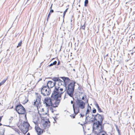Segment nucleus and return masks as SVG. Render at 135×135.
Segmentation results:
<instances>
[{
  "label": "nucleus",
  "instance_id": "1",
  "mask_svg": "<svg viewBox=\"0 0 135 135\" xmlns=\"http://www.w3.org/2000/svg\"><path fill=\"white\" fill-rule=\"evenodd\" d=\"M60 87L55 86L51 96L52 99L51 108L57 107L60 102L61 94L64 92L62 88H60Z\"/></svg>",
  "mask_w": 135,
  "mask_h": 135
},
{
  "label": "nucleus",
  "instance_id": "2",
  "mask_svg": "<svg viewBox=\"0 0 135 135\" xmlns=\"http://www.w3.org/2000/svg\"><path fill=\"white\" fill-rule=\"evenodd\" d=\"M74 113L70 116L73 118H75V115L79 112V109H83L85 107V103L81 100H78L73 105Z\"/></svg>",
  "mask_w": 135,
  "mask_h": 135
},
{
  "label": "nucleus",
  "instance_id": "3",
  "mask_svg": "<svg viewBox=\"0 0 135 135\" xmlns=\"http://www.w3.org/2000/svg\"><path fill=\"white\" fill-rule=\"evenodd\" d=\"M104 117L98 113L95 115L94 117V120L97 122H94L93 124V127L96 129L98 130L100 132L102 131L104 128L102 126V124L104 119Z\"/></svg>",
  "mask_w": 135,
  "mask_h": 135
},
{
  "label": "nucleus",
  "instance_id": "4",
  "mask_svg": "<svg viewBox=\"0 0 135 135\" xmlns=\"http://www.w3.org/2000/svg\"><path fill=\"white\" fill-rule=\"evenodd\" d=\"M46 113L44 112V111H38V113H36L33 116V122L36 124H37L39 120L41 119L42 120L44 117L43 116L46 114Z\"/></svg>",
  "mask_w": 135,
  "mask_h": 135
},
{
  "label": "nucleus",
  "instance_id": "5",
  "mask_svg": "<svg viewBox=\"0 0 135 135\" xmlns=\"http://www.w3.org/2000/svg\"><path fill=\"white\" fill-rule=\"evenodd\" d=\"M41 97L40 95L37 96L36 99L34 100L33 105L37 107L38 111H44V108L41 105Z\"/></svg>",
  "mask_w": 135,
  "mask_h": 135
},
{
  "label": "nucleus",
  "instance_id": "6",
  "mask_svg": "<svg viewBox=\"0 0 135 135\" xmlns=\"http://www.w3.org/2000/svg\"><path fill=\"white\" fill-rule=\"evenodd\" d=\"M75 82H73L71 83L69 85L67 92L68 94L71 97H73V92L74 89Z\"/></svg>",
  "mask_w": 135,
  "mask_h": 135
},
{
  "label": "nucleus",
  "instance_id": "7",
  "mask_svg": "<svg viewBox=\"0 0 135 135\" xmlns=\"http://www.w3.org/2000/svg\"><path fill=\"white\" fill-rule=\"evenodd\" d=\"M29 126L28 123L24 122L19 128L22 132L25 134L28 131Z\"/></svg>",
  "mask_w": 135,
  "mask_h": 135
},
{
  "label": "nucleus",
  "instance_id": "8",
  "mask_svg": "<svg viewBox=\"0 0 135 135\" xmlns=\"http://www.w3.org/2000/svg\"><path fill=\"white\" fill-rule=\"evenodd\" d=\"M16 110L19 114H24L26 112L25 108L20 104L16 106Z\"/></svg>",
  "mask_w": 135,
  "mask_h": 135
},
{
  "label": "nucleus",
  "instance_id": "9",
  "mask_svg": "<svg viewBox=\"0 0 135 135\" xmlns=\"http://www.w3.org/2000/svg\"><path fill=\"white\" fill-rule=\"evenodd\" d=\"M41 92V94L44 96H48L50 94L49 88L47 86H42Z\"/></svg>",
  "mask_w": 135,
  "mask_h": 135
},
{
  "label": "nucleus",
  "instance_id": "10",
  "mask_svg": "<svg viewBox=\"0 0 135 135\" xmlns=\"http://www.w3.org/2000/svg\"><path fill=\"white\" fill-rule=\"evenodd\" d=\"M41 123L43 127L45 128L46 127H48L50 125V122L47 120H46L44 117L41 120Z\"/></svg>",
  "mask_w": 135,
  "mask_h": 135
},
{
  "label": "nucleus",
  "instance_id": "11",
  "mask_svg": "<svg viewBox=\"0 0 135 135\" xmlns=\"http://www.w3.org/2000/svg\"><path fill=\"white\" fill-rule=\"evenodd\" d=\"M44 102L46 104V106L48 107L51 108L52 105V100H51V98L50 97L46 98L44 99Z\"/></svg>",
  "mask_w": 135,
  "mask_h": 135
},
{
  "label": "nucleus",
  "instance_id": "12",
  "mask_svg": "<svg viewBox=\"0 0 135 135\" xmlns=\"http://www.w3.org/2000/svg\"><path fill=\"white\" fill-rule=\"evenodd\" d=\"M35 129L37 135H41L43 133L44 130L38 126H36Z\"/></svg>",
  "mask_w": 135,
  "mask_h": 135
},
{
  "label": "nucleus",
  "instance_id": "13",
  "mask_svg": "<svg viewBox=\"0 0 135 135\" xmlns=\"http://www.w3.org/2000/svg\"><path fill=\"white\" fill-rule=\"evenodd\" d=\"M49 88H52L54 86L55 87V86H57L55 85V82H54L51 81H49L47 83V86Z\"/></svg>",
  "mask_w": 135,
  "mask_h": 135
},
{
  "label": "nucleus",
  "instance_id": "14",
  "mask_svg": "<svg viewBox=\"0 0 135 135\" xmlns=\"http://www.w3.org/2000/svg\"><path fill=\"white\" fill-rule=\"evenodd\" d=\"M61 78L63 80L64 84L65 86L67 85L70 81V79L68 77H61Z\"/></svg>",
  "mask_w": 135,
  "mask_h": 135
},
{
  "label": "nucleus",
  "instance_id": "15",
  "mask_svg": "<svg viewBox=\"0 0 135 135\" xmlns=\"http://www.w3.org/2000/svg\"><path fill=\"white\" fill-rule=\"evenodd\" d=\"M28 100L27 98L26 97H24L23 98V100H22V103L23 104H25L26 103L28 102Z\"/></svg>",
  "mask_w": 135,
  "mask_h": 135
},
{
  "label": "nucleus",
  "instance_id": "16",
  "mask_svg": "<svg viewBox=\"0 0 135 135\" xmlns=\"http://www.w3.org/2000/svg\"><path fill=\"white\" fill-rule=\"evenodd\" d=\"M96 106L97 107L98 111L100 113L102 112V111L101 109L100 108L98 104H97L96 105Z\"/></svg>",
  "mask_w": 135,
  "mask_h": 135
},
{
  "label": "nucleus",
  "instance_id": "17",
  "mask_svg": "<svg viewBox=\"0 0 135 135\" xmlns=\"http://www.w3.org/2000/svg\"><path fill=\"white\" fill-rule=\"evenodd\" d=\"M91 110V107L89 106L88 107V108L87 110L86 114H89L90 113V112Z\"/></svg>",
  "mask_w": 135,
  "mask_h": 135
},
{
  "label": "nucleus",
  "instance_id": "18",
  "mask_svg": "<svg viewBox=\"0 0 135 135\" xmlns=\"http://www.w3.org/2000/svg\"><path fill=\"white\" fill-rule=\"evenodd\" d=\"M58 81V85L59 86L62 85L64 83L63 81L61 80L60 79V80H59Z\"/></svg>",
  "mask_w": 135,
  "mask_h": 135
},
{
  "label": "nucleus",
  "instance_id": "19",
  "mask_svg": "<svg viewBox=\"0 0 135 135\" xmlns=\"http://www.w3.org/2000/svg\"><path fill=\"white\" fill-rule=\"evenodd\" d=\"M52 79L55 83L56 81H58L59 80H60V79L57 77L53 78Z\"/></svg>",
  "mask_w": 135,
  "mask_h": 135
},
{
  "label": "nucleus",
  "instance_id": "20",
  "mask_svg": "<svg viewBox=\"0 0 135 135\" xmlns=\"http://www.w3.org/2000/svg\"><path fill=\"white\" fill-rule=\"evenodd\" d=\"M14 130L18 134H20V132L19 131V130L17 128H15L14 129Z\"/></svg>",
  "mask_w": 135,
  "mask_h": 135
},
{
  "label": "nucleus",
  "instance_id": "21",
  "mask_svg": "<svg viewBox=\"0 0 135 135\" xmlns=\"http://www.w3.org/2000/svg\"><path fill=\"white\" fill-rule=\"evenodd\" d=\"M7 79H6L3 80V81L0 83V86L4 84L6 81Z\"/></svg>",
  "mask_w": 135,
  "mask_h": 135
},
{
  "label": "nucleus",
  "instance_id": "22",
  "mask_svg": "<svg viewBox=\"0 0 135 135\" xmlns=\"http://www.w3.org/2000/svg\"><path fill=\"white\" fill-rule=\"evenodd\" d=\"M57 62L56 61H54L53 63L51 64L50 65H49V66H52L54 65H55L57 64Z\"/></svg>",
  "mask_w": 135,
  "mask_h": 135
},
{
  "label": "nucleus",
  "instance_id": "23",
  "mask_svg": "<svg viewBox=\"0 0 135 135\" xmlns=\"http://www.w3.org/2000/svg\"><path fill=\"white\" fill-rule=\"evenodd\" d=\"M88 0H85L84 2V6L86 7L87 6V4H88Z\"/></svg>",
  "mask_w": 135,
  "mask_h": 135
},
{
  "label": "nucleus",
  "instance_id": "24",
  "mask_svg": "<svg viewBox=\"0 0 135 135\" xmlns=\"http://www.w3.org/2000/svg\"><path fill=\"white\" fill-rule=\"evenodd\" d=\"M85 23H84L83 25L81 26L80 27V29H82L83 30H85Z\"/></svg>",
  "mask_w": 135,
  "mask_h": 135
},
{
  "label": "nucleus",
  "instance_id": "25",
  "mask_svg": "<svg viewBox=\"0 0 135 135\" xmlns=\"http://www.w3.org/2000/svg\"><path fill=\"white\" fill-rule=\"evenodd\" d=\"M116 130L117 131L118 133H119V134H120V131L119 129L117 126V125L116 126Z\"/></svg>",
  "mask_w": 135,
  "mask_h": 135
},
{
  "label": "nucleus",
  "instance_id": "26",
  "mask_svg": "<svg viewBox=\"0 0 135 135\" xmlns=\"http://www.w3.org/2000/svg\"><path fill=\"white\" fill-rule=\"evenodd\" d=\"M68 9V8H67L65 10L64 12V13H63L64 14H63V17H64L65 16L66 12H67V11Z\"/></svg>",
  "mask_w": 135,
  "mask_h": 135
},
{
  "label": "nucleus",
  "instance_id": "27",
  "mask_svg": "<svg viewBox=\"0 0 135 135\" xmlns=\"http://www.w3.org/2000/svg\"><path fill=\"white\" fill-rule=\"evenodd\" d=\"M22 44V41H21L18 44V46H17V47H18L20 46L21 45V44Z\"/></svg>",
  "mask_w": 135,
  "mask_h": 135
},
{
  "label": "nucleus",
  "instance_id": "28",
  "mask_svg": "<svg viewBox=\"0 0 135 135\" xmlns=\"http://www.w3.org/2000/svg\"><path fill=\"white\" fill-rule=\"evenodd\" d=\"M96 109L95 108H93V109L92 110V112L93 113H96Z\"/></svg>",
  "mask_w": 135,
  "mask_h": 135
},
{
  "label": "nucleus",
  "instance_id": "29",
  "mask_svg": "<svg viewBox=\"0 0 135 135\" xmlns=\"http://www.w3.org/2000/svg\"><path fill=\"white\" fill-rule=\"evenodd\" d=\"M50 15H51V13H50L49 12V13L48 14V16H47V20L50 18Z\"/></svg>",
  "mask_w": 135,
  "mask_h": 135
},
{
  "label": "nucleus",
  "instance_id": "30",
  "mask_svg": "<svg viewBox=\"0 0 135 135\" xmlns=\"http://www.w3.org/2000/svg\"><path fill=\"white\" fill-rule=\"evenodd\" d=\"M60 64V62L59 61V59H58V62L57 63V65H59Z\"/></svg>",
  "mask_w": 135,
  "mask_h": 135
},
{
  "label": "nucleus",
  "instance_id": "31",
  "mask_svg": "<svg viewBox=\"0 0 135 135\" xmlns=\"http://www.w3.org/2000/svg\"><path fill=\"white\" fill-rule=\"evenodd\" d=\"M54 12V10L53 9H50V13H52Z\"/></svg>",
  "mask_w": 135,
  "mask_h": 135
},
{
  "label": "nucleus",
  "instance_id": "32",
  "mask_svg": "<svg viewBox=\"0 0 135 135\" xmlns=\"http://www.w3.org/2000/svg\"><path fill=\"white\" fill-rule=\"evenodd\" d=\"M3 117V116H1L0 117V123H1V120L2 119V118Z\"/></svg>",
  "mask_w": 135,
  "mask_h": 135
},
{
  "label": "nucleus",
  "instance_id": "33",
  "mask_svg": "<svg viewBox=\"0 0 135 135\" xmlns=\"http://www.w3.org/2000/svg\"><path fill=\"white\" fill-rule=\"evenodd\" d=\"M52 4L51 5V7H50V9H52Z\"/></svg>",
  "mask_w": 135,
  "mask_h": 135
},
{
  "label": "nucleus",
  "instance_id": "34",
  "mask_svg": "<svg viewBox=\"0 0 135 135\" xmlns=\"http://www.w3.org/2000/svg\"><path fill=\"white\" fill-rule=\"evenodd\" d=\"M71 104H74V103H73V101L71 100Z\"/></svg>",
  "mask_w": 135,
  "mask_h": 135
},
{
  "label": "nucleus",
  "instance_id": "35",
  "mask_svg": "<svg viewBox=\"0 0 135 135\" xmlns=\"http://www.w3.org/2000/svg\"><path fill=\"white\" fill-rule=\"evenodd\" d=\"M30 135V134L29 133H28L27 134V135Z\"/></svg>",
  "mask_w": 135,
  "mask_h": 135
},
{
  "label": "nucleus",
  "instance_id": "36",
  "mask_svg": "<svg viewBox=\"0 0 135 135\" xmlns=\"http://www.w3.org/2000/svg\"><path fill=\"white\" fill-rule=\"evenodd\" d=\"M84 99V97H83L82 98V99L83 100Z\"/></svg>",
  "mask_w": 135,
  "mask_h": 135
},
{
  "label": "nucleus",
  "instance_id": "37",
  "mask_svg": "<svg viewBox=\"0 0 135 135\" xmlns=\"http://www.w3.org/2000/svg\"><path fill=\"white\" fill-rule=\"evenodd\" d=\"M2 125V123H0V126Z\"/></svg>",
  "mask_w": 135,
  "mask_h": 135
},
{
  "label": "nucleus",
  "instance_id": "38",
  "mask_svg": "<svg viewBox=\"0 0 135 135\" xmlns=\"http://www.w3.org/2000/svg\"><path fill=\"white\" fill-rule=\"evenodd\" d=\"M102 135H105V134H102Z\"/></svg>",
  "mask_w": 135,
  "mask_h": 135
},
{
  "label": "nucleus",
  "instance_id": "39",
  "mask_svg": "<svg viewBox=\"0 0 135 135\" xmlns=\"http://www.w3.org/2000/svg\"><path fill=\"white\" fill-rule=\"evenodd\" d=\"M79 7L80 6V5H79Z\"/></svg>",
  "mask_w": 135,
  "mask_h": 135
},
{
  "label": "nucleus",
  "instance_id": "40",
  "mask_svg": "<svg viewBox=\"0 0 135 135\" xmlns=\"http://www.w3.org/2000/svg\"><path fill=\"white\" fill-rule=\"evenodd\" d=\"M52 112H53V110L52 111Z\"/></svg>",
  "mask_w": 135,
  "mask_h": 135
},
{
  "label": "nucleus",
  "instance_id": "41",
  "mask_svg": "<svg viewBox=\"0 0 135 135\" xmlns=\"http://www.w3.org/2000/svg\"><path fill=\"white\" fill-rule=\"evenodd\" d=\"M97 135H99L98 134Z\"/></svg>",
  "mask_w": 135,
  "mask_h": 135
}]
</instances>
